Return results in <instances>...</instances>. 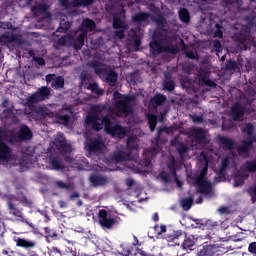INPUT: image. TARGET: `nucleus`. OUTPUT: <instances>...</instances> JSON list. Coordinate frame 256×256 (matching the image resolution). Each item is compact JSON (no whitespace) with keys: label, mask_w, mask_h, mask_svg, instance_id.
Returning a JSON list of instances; mask_svg holds the SVG:
<instances>
[{"label":"nucleus","mask_w":256,"mask_h":256,"mask_svg":"<svg viewBox=\"0 0 256 256\" xmlns=\"http://www.w3.org/2000/svg\"><path fill=\"white\" fill-rule=\"evenodd\" d=\"M50 145L52 151H55L56 154H51L47 159V163L50 165L52 171H63L65 169V160L68 163L72 161L68 155L73 151V147L67 143L65 135L61 132L57 133L54 141Z\"/></svg>","instance_id":"1"},{"label":"nucleus","mask_w":256,"mask_h":256,"mask_svg":"<svg viewBox=\"0 0 256 256\" xmlns=\"http://www.w3.org/2000/svg\"><path fill=\"white\" fill-rule=\"evenodd\" d=\"M155 23L158 29H162L163 36L161 38L153 39L150 42L151 55H159V53H168L169 55H175L179 53V46H177V36L172 32L165 31V18L159 16L155 19Z\"/></svg>","instance_id":"2"},{"label":"nucleus","mask_w":256,"mask_h":256,"mask_svg":"<svg viewBox=\"0 0 256 256\" xmlns=\"http://www.w3.org/2000/svg\"><path fill=\"white\" fill-rule=\"evenodd\" d=\"M129 5V0H109L105 5L107 13L113 16V27L117 29L112 33L114 39H125V31L129 25L125 22V7Z\"/></svg>","instance_id":"3"},{"label":"nucleus","mask_w":256,"mask_h":256,"mask_svg":"<svg viewBox=\"0 0 256 256\" xmlns=\"http://www.w3.org/2000/svg\"><path fill=\"white\" fill-rule=\"evenodd\" d=\"M85 123L87 127H91L94 131H101L105 127V131L112 137L123 139L127 135V130L119 124H111L109 116H99L97 114H90L86 117Z\"/></svg>","instance_id":"4"},{"label":"nucleus","mask_w":256,"mask_h":256,"mask_svg":"<svg viewBox=\"0 0 256 256\" xmlns=\"http://www.w3.org/2000/svg\"><path fill=\"white\" fill-rule=\"evenodd\" d=\"M139 159V144H137V138L130 136L127 139L126 151L123 149H118L112 155V161L114 163H122L127 169L131 171H137V167L134 163H137Z\"/></svg>","instance_id":"5"},{"label":"nucleus","mask_w":256,"mask_h":256,"mask_svg":"<svg viewBox=\"0 0 256 256\" xmlns=\"http://www.w3.org/2000/svg\"><path fill=\"white\" fill-rule=\"evenodd\" d=\"M198 163L201 165L202 169L200 171V175L194 177V185L197 193L205 195V197L210 199V197H213V185L211 182L205 180V177H207V171H209V160L207 159L205 152H201L198 158Z\"/></svg>","instance_id":"6"},{"label":"nucleus","mask_w":256,"mask_h":256,"mask_svg":"<svg viewBox=\"0 0 256 256\" xmlns=\"http://www.w3.org/2000/svg\"><path fill=\"white\" fill-rule=\"evenodd\" d=\"M116 117H129L133 114V103L135 99L130 95H123L119 91L113 93Z\"/></svg>","instance_id":"7"},{"label":"nucleus","mask_w":256,"mask_h":256,"mask_svg":"<svg viewBox=\"0 0 256 256\" xmlns=\"http://www.w3.org/2000/svg\"><path fill=\"white\" fill-rule=\"evenodd\" d=\"M90 67L94 69L96 75L104 81V83H108L111 87H114L115 83H117V79H119V74L113 69L111 66L99 63L98 61L90 62Z\"/></svg>","instance_id":"8"},{"label":"nucleus","mask_w":256,"mask_h":256,"mask_svg":"<svg viewBox=\"0 0 256 256\" xmlns=\"http://www.w3.org/2000/svg\"><path fill=\"white\" fill-rule=\"evenodd\" d=\"M218 143L224 149V151H230L231 154L228 156H224L221 161V166L218 170V175H223L225 171H227V167H229V163L233 161L235 158V152L233 150L235 149V140L232 138H228L225 136H219L218 137Z\"/></svg>","instance_id":"9"},{"label":"nucleus","mask_w":256,"mask_h":256,"mask_svg":"<svg viewBox=\"0 0 256 256\" xmlns=\"http://www.w3.org/2000/svg\"><path fill=\"white\" fill-rule=\"evenodd\" d=\"M95 27H97V24H95V21L86 18L82 21L81 25L79 26V30L76 31V39L74 41V45L77 51L85 45V38L87 37V33H91V31H94Z\"/></svg>","instance_id":"10"},{"label":"nucleus","mask_w":256,"mask_h":256,"mask_svg":"<svg viewBox=\"0 0 256 256\" xmlns=\"http://www.w3.org/2000/svg\"><path fill=\"white\" fill-rule=\"evenodd\" d=\"M167 167L169 172L162 171L158 176L159 179L164 183L175 181L177 187H182L183 183L181 180H179V178H177V161L175 160L174 156H169Z\"/></svg>","instance_id":"11"},{"label":"nucleus","mask_w":256,"mask_h":256,"mask_svg":"<svg viewBox=\"0 0 256 256\" xmlns=\"http://www.w3.org/2000/svg\"><path fill=\"white\" fill-rule=\"evenodd\" d=\"M84 145L88 157H92L93 155H103V153L107 151V146L105 145V140H103L102 136L87 139Z\"/></svg>","instance_id":"12"},{"label":"nucleus","mask_w":256,"mask_h":256,"mask_svg":"<svg viewBox=\"0 0 256 256\" xmlns=\"http://www.w3.org/2000/svg\"><path fill=\"white\" fill-rule=\"evenodd\" d=\"M161 133H169V128L167 127L159 128L156 143L152 147L144 150V161H145L146 167H149L151 165L152 159L156 157L157 153L161 152V147H159V140L161 139Z\"/></svg>","instance_id":"13"},{"label":"nucleus","mask_w":256,"mask_h":256,"mask_svg":"<svg viewBox=\"0 0 256 256\" xmlns=\"http://www.w3.org/2000/svg\"><path fill=\"white\" fill-rule=\"evenodd\" d=\"M15 201H17V198L15 196H8L7 199V205H8V211L10 215H13V217H16L20 223H25L28 225V227H31V229H35V224L32 222H29L25 217H23V212L17 208L15 205Z\"/></svg>","instance_id":"14"},{"label":"nucleus","mask_w":256,"mask_h":256,"mask_svg":"<svg viewBox=\"0 0 256 256\" xmlns=\"http://www.w3.org/2000/svg\"><path fill=\"white\" fill-rule=\"evenodd\" d=\"M51 95V89L47 88V86H42L36 92L31 94L26 98V102L28 105H33L34 103H39L41 101H45Z\"/></svg>","instance_id":"15"},{"label":"nucleus","mask_w":256,"mask_h":256,"mask_svg":"<svg viewBox=\"0 0 256 256\" xmlns=\"http://www.w3.org/2000/svg\"><path fill=\"white\" fill-rule=\"evenodd\" d=\"M0 43L2 45H23V38L19 34H13L8 31L0 35Z\"/></svg>","instance_id":"16"},{"label":"nucleus","mask_w":256,"mask_h":256,"mask_svg":"<svg viewBox=\"0 0 256 256\" xmlns=\"http://www.w3.org/2000/svg\"><path fill=\"white\" fill-rule=\"evenodd\" d=\"M189 138L195 140V149H199L205 143L206 134L202 128H191L188 132Z\"/></svg>","instance_id":"17"},{"label":"nucleus","mask_w":256,"mask_h":256,"mask_svg":"<svg viewBox=\"0 0 256 256\" xmlns=\"http://www.w3.org/2000/svg\"><path fill=\"white\" fill-rule=\"evenodd\" d=\"M93 1L95 0H59L61 7L64 9H75V7H89V5H93Z\"/></svg>","instance_id":"18"},{"label":"nucleus","mask_w":256,"mask_h":256,"mask_svg":"<svg viewBox=\"0 0 256 256\" xmlns=\"http://www.w3.org/2000/svg\"><path fill=\"white\" fill-rule=\"evenodd\" d=\"M199 85L217 89V83L209 78V71L205 68H200L198 71Z\"/></svg>","instance_id":"19"},{"label":"nucleus","mask_w":256,"mask_h":256,"mask_svg":"<svg viewBox=\"0 0 256 256\" xmlns=\"http://www.w3.org/2000/svg\"><path fill=\"white\" fill-rule=\"evenodd\" d=\"M172 147H175L178 155L183 163L187 159V155L189 153V146L185 145V143L179 141L178 137H175L171 140Z\"/></svg>","instance_id":"20"},{"label":"nucleus","mask_w":256,"mask_h":256,"mask_svg":"<svg viewBox=\"0 0 256 256\" xmlns=\"http://www.w3.org/2000/svg\"><path fill=\"white\" fill-rule=\"evenodd\" d=\"M99 223L103 229H111L115 225V218L109 216L107 210L102 209L99 211Z\"/></svg>","instance_id":"21"},{"label":"nucleus","mask_w":256,"mask_h":256,"mask_svg":"<svg viewBox=\"0 0 256 256\" xmlns=\"http://www.w3.org/2000/svg\"><path fill=\"white\" fill-rule=\"evenodd\" d=\"M89 181L92 187H105V185H109L111 180L105 175L92 174L89 177Z\"/></svg>","instance_id":"22"},{"label":"nucleus","mask_w":256,"mask_h":256,"mask_svg":"<svg viewBox=\"0 0 256 256\" xmlns=\"http://www.w3.org/2000/svg\"><path fill=\"white\" fill-rule=\"evenodd\" d=\"M134 239L136 242H129V241H124L120 244L119 246V254L123 256H129L133 253V248L137 243H139V240H137V237L134 236Z\"/></svg>","instance_id":"23"},{"label":"nucleus","mask_w":256,"mask_h":256,"mask_svg":"<svg viewBox=\"0 0 256 256\" xmlns=\"http://www.w3.org/2000/svg\"><path fill=\"white\" fill-rule=\"evenodd\" d=\"M46 81L51 84L53 89H63V87H65V79L55 74H48L46 76Z\"/></svg>","instance_id":"24"},{"label":"nucleus","mask_w":256,"mask_h":256,"mask_svg":"<svg viewBox=\"0 0 256 256\" xmlns=\"http://www.w3.org/2000/svg\"><path fill=\"white\" fill-rule=\"evenodd\" d=\"M33 139V132L29 126L22 124L17 133V141H31Z\"/></svg>","instance_id":"25"},{"label":"nucleus","mask_w":256,"mask_h":256,"mask_svg":"<svg viewBox=\"0 0 256 256\" xmlns=\"http://www.w3.org/2000/svg\"><path fill=\"white\" fill-rule=\"evenodd\" d=\"M31 11L37 17H39V15H42L44 19H51V13H49V8L47 7V4H36L31 8Z\"/></svg>","instance_id":"26"},{"label":"nucleus","mask_w":256,"mask_h":256,"mask_svg":"<svg viewBox=\"0 0 256 256\" xmlns=\"http://www.w3.org/2000/svg\"><path fill=\"white\" fill-rule=\"evenodd\" d=\"M133 23H137V25H149V21H151V14L140 12L132 16Z\"/></svg>","instance_id":"27"},{"label":"nucleus","mask_w":256,"mask_h":256,"mask_svg":"<svg viewBox=\"0 0 256 256\" xmlns=\"http://www.w3.org/2000/svg\"><path fill=\"white\" fill-rule=\"evenodd\" d=\"M255 138L247 140H243L241 144L238 146V153L240 155H249V152L251 151V147H253V143H255Z\"/></svg>","instance_id":"28"},{"label":"nucleus","mask_w":256,"mask_h":256,"mask_svg":"<svg viewBox=\"0 0 256 256\" xmlns=\"http://www.w3.org/2000/svg\"><path fill=\"white\" fill-rule=\"evenodd\" d=\"M215 253H217V246L204 244L198 249L197 256H213Z\"/></svg>","instance_id":"29"},{"label":"nucleus","mask_w":256,"mask_h":256,"mask_svg":"<svg viewBox=\"0 0 256 256\" xmlns=\"http://www.w3.org/2000/svg\"><path fill=\"white\" fill-rule=\"evenodd\" d=\"M234 37L237 39V41H239V43L246 44L251 41V32L242 27L240 32L236 33Z\"/></svg>","instance_id":"30"},{"label":"nucleus","mask_w":256,"mask_h":256,"mask_svg":"<svg viewBox=\"0 0 256 256\" xmlns=\"http://www.w3.org/2000/svg\"><path fill=\"white\" fill-rule=\"evenodd\" d=\"M9 159H11V148L0 140V161H9Z\"/></svg>","instance_id":"31"},{"label":"nucleus","mask_w":256,"mask_h":256,"mask_svg":"<svg viewBox=\"0 0 256 256\" xmlns=\"http://www.w3.org/2000/svg\"><path fill=\"white\" fill-rule=\"evenodd\" d=\"M15 243L16 247H22L23 249H35L37 247V242L25 238H16Z\"/></svg>","instance_id":"32"},{"label":"nucleus","mask_w":256,"mask_h":256,"mask_svg":"<svg viewBox=\"0 0 256 256\" xmlns=\"http://www.w3.org/2000/svg\"><path fill=\"white\" fill-rule=\"evenodd\" d=\"M241 131L242 133H244V135H247V139L256 141V136L253 134L255 132V125H253V123L249 122L244 124L241 127Z\"/></svg>","instance_id":"33"},{"label":"nucleus","mask_w":256,"mask_h":256,"mask_svg":"<svg viewBox=\"0 0 256 256\" xmlns=\"http://www.w3.org/2000/svg\"><path fill=\"white\" fill-rule=\"evenodd\" d=\"M245 115V109L240 104H234L232 106V117L234 121H239L241 117Z\"/></svg>","instance_id":"34"},{"label":"nucleus","mask_w":256,"mask_h":256,"mask_svg":"<svg viewBox=\"0 0 256 256\" xmlns=\"http://www.w3.org/2000/svg\"><path fill=\"white\" fill-rule=\"evenodd\" d=\"M37 115H40V117H44V119H47V117H49L50 119L55 117V113L51 112V110H49V108H47L46 106H40L37 108L36 110Z\"/></svg>","instance_id":"35"},{"label":"nucleus","mask_w":256,"mask_h":256,"mask_svg":"<svg viewBox=\"0 0 256 256\" xmlns=\"http://www.w3.org/2000/svg\"><path fill=\"white\" fill-rule=\"evenodd\" d=\"M195 243H196L195 236L193 235L185 236L184 241L182 243V248L193 251V247H195Z\"/></svg>","instance_id":"36"},{"label":"nucleus","mask_w":256,"mask_h":256,"mask_svg":"<svg viewBox=\"0 0 256 256\" xmlns=\"http://www.w3.org/2000/svg\"><path fill=\"white\" fill-rule=\"evenodd\" d=\"M72 23L69 21L67 16L60 20V26L57 29V33H67L71 29Z\"/></svg>","instance_id":"37"},{"label":"nucleus","mask_w":256,"mask_h":256,"mask_svg":"<svg viewBox=\"0 0 256 256\" xmlns=\"http://www.w3.org/2000/svg\"><path fill=\"white\" fill-rule=\"evenodd\" d=\"M78 256L77 251L73 250V248H68L64 254H61V250L57 247H52V256Z\"/></svg>","instance_id":"38"},{"label":"nucleus","mask_w":256,"mask_h":256,"mask_svg":"<svg viewBox=\"0 0 256 256\" xmlns=\"http://www.w3.org/2000/svg\"><path fill=\"white\" fill-rule=\"evenodd\" d=\"M87 89L89 91H91V93H93L94 95H98L99 97H101V95H103V93H105V90L101 89L99 87V84H97L96 82L94 83H90L88 86H87Z\"/></svg>","instance_id":"39"},{"label":"nucleus","mask_w":256,"mask_h":256,"mask_svg":"<svg viewBox=\"0 0 256 256\" xmlns=\"http://www.w3.org/2000/svg\"><path fill=\"white\" fill-rule=\"evenodd\" d=\"M147 120L150 131L153 133L157 127V116L155 114L148 113Z\"/></svg>","instance_id":"40"},{"label":"nucleus","mask_w":256,"mask_h":256,"mask_svg":"<svg viewBox=\"0 0 256 256\" xmlns=\"http://www.w3.org/2000/svg\"><path fill=\"white\" fill-rule=\"evenodd\" d=\"M193 196H189L187 198H183L180 203H181V207L183 209V211H189V209H191L192 205H193Z\"/></svg>","instance_id":"41"},{"label":"nucleus","mask_w":256,"mask_h":256,"mask_svg":"<svg viewBox=\"0 0 256 256\" xmlns=\"http://www.w3.org/2000/svg\"><path fill=\"white\" fill-rule=\"evenodd\" d=\"M167 101V97L163 96V94H157L151 99V103L154 107H159L162 103Z\"/></svg>","instance_id":"42"},{"label":"nucleus","mask_w":256,"mask_h":256,"mask_svg":"<svg viewBox=\"0 0 256 256\" xmlns=\"http://www.w3.org/2000/svg\"><path fill=\"white\" fill-rule=\"evenodd\" d=\"M178 15L182 23H189V21H191V17L189 16V11L185 8L180 9L178 12Z\"/></svg>","instance_id":"43"},{"label":"nucleus","mask_w":256,"mask_h":256,"mask_svg":"<svg viewBox=\"0 0 256 256\" xmlns=\"http://www.w3.org/2000/svg\"><path fill=\"white\" fill-rule=\"evenodd\" d=\"M226 71H241V67L239 66V63L233 60H228L226 62Z\"/></svg>","instance_id":"44"},{"label":"nucleus","mask_w":256,"mask_h":256,"mask_svg":"<svg viewBox=\"0 0 256 256\" xmlns=\"http://www.w3.org/2000/svg\"><path fill=\"white\" fill-rule=\"evenodd\" d=\"M44 233L46 234V239H53L54 241H56V239H59V234H57V231H55L54 229L45 227Z\"/></svg>","instance_id":"45"},{"label":"nucleus","mask_w":256,"mask_h":256,"mask_svg":"<svg viewBox=\"0 0 256 256\" xmlns=\"http://www.w3.org/2000/svg\"><path fill=\"white\" fill-rule=\"evenodd\" d=\"M163 89L164 91H173L175 89V82L169 78H165L163 81Z\"/></svg>","instance_id":"46"},{"label":"nucleus","mask_w":256,"mask_h":256,"mask_svg":"<svg viewBox=\"0 0 256 256\" xmlns=\"http://www.w3.org/2000/svg\"><path fill=\"white\" fill-rule=\"evenodd\" d=\"M55 185L58 189H65L66 191H71V189H73V184H67L61 180L56 181Z\"/></svg>","instance_id":"47"},{"label":"nucleus","mask_w":256,"mask_h":256,"mask_svg":"<svg viewBox=\"0 0 256 256\" xmlns=\"http://www.w3.org/2000/svg\"><path fill=\"white\" fill-rule=\"evenodd\" d=\"M213 51L216 53V55H218V57L219 53L223 52V45H221V42L219 40H215L213 42Z\"/></svg>","instance_id":"48"},{"label":"nucleus","mask_w":256,"mask_h":256,"mask_svg":"<svg viewBox=\"0 0 256 256\" xmlns=\"http://www.w3.org/2000/svg\"><path fill=\"white\" fill-rule=\"evenodd\" d=\"M132 43L134 51H139V48L141 47V36L135 35L132 39Z\"/></svg>","instance_id":"49"},{"label":"nucleus","mask_w":256,"mask_h":256,"mask_svg":"<svg viewBox=\"0 0 256 256\" xmlns=\"http://www.w3.org/2000/svg\"><path fill=\"white\" fill-rule=\"evenodd\" d=\"M154 231L156 233V235H163V233H167V226L165 225H155L154 226Z\"/></svg>","instance_id":"50"},{"label":"nucleus","mask_w":256,"mask_h":256,"mask_svg":"<svg viewBox=\"0 0 256 256\" xmlns=\"http://www.w3.org/2000/svg\"><path fill=\"white\" fill-rule=\"evenodd\" d=\"M57 119L58 123H61L62 125H69V115H59Z\"/></svg>","instance_id":"51"},{"label":"nucleus","mask_w":256,"mask_h":256,"mask_svg":"<svg viewBox=\"0 0 256 256\" xmlns=\"http://www.w3.org/2000/svg\"><path fill=\"white\" fill-rule=\"evenodd\" d=\"M73 41V37L71 36H61L58 40L60 45H69V40Z\"/></svg>","instance_id":"52"},{"label":"nucleus","mask_w":256,"mask_h":256,"mask_svg":"<svg viewBox=\"0 0 256 256\" xmlns=\"http://www.w3.org/2000/svg\"><path fill=\"white\" fill-rule=\"evenodd\" d=\"M193 123H203L205 119L203 118V115H197V114H192L190 115Z\"/></svg>","instance_id":"53"},{"label":"nucleus","mask_w":256,"mask_h":256,"mask_svg":"<svg viewBox=\"0 0 256 256\" xmlns=\"http://www.w3.org/2000/svg\"><path fill=\"white\" fill-rule=\"evenodd\" d=\"M216 31L214 33V37H218L219 39H222L223 37V28L219 24L215 25Z\"/></svg>","instance_id":"54"},{"label":"nucleus","mask_w":256,"mask_h":256,"mask_svg":"<svg viewBox=\"0 0 256 256\" xmlns=\"http://www.w3.org/2000/svg\"><path fill=\"white\" fill-rule=\"evenodd\" d=\"M233 127H235L233 122H229V124H227V122L224 121L223 124H222L223 131H231V129H233Z\"/></svg>","instance_id":"55"},{"label":"nucleus","mask_w":256,"mask_h":256,"mask_svg":"<svg viewBox=\"0 0 256 256\" xmlns=\"http://www.w3.org/2000/svg\"><path fill=\"white\" fill-rule=\"evenodd\" d=\"M94 61H98L99 63H103L105 61V54H101L99 52H97L95 55H94Z\"/></svg>","instance_id":"56"},{"label":"nucleus","mask_w":256,"mask_h":256,"mask_svg":"<svg viewBox=\"0 0 256 256\" xmlns=\"http://www.w3.org/2000/svg\"><path fill=\"white\" fill-rule=\"evenodd\" d=\"M33 61H35V63H37L39 67H43V65H45V59L41 57L34 56Z\"/></svg>","instance_id":"57"},{"label":"nucleus","mask_w":256,"mask_h":256,"mask_svg":"<svg viewBox=\"0 0 256 256\" xmlns=\"http://www.w3.org/2000/svg\"><path fill=\"white\" fill-rule=\"evenodd\" d=\"M1 29H13V24L11 22H0Z\"/></svg>","instance_id":"58"},{"label":"nucleus","mask_w":256,"mask_h":256,"mask_svg":"<svg viewBox=\"0 0 256 256\" xmlns=\"http://www.w3.org/2000/svg\"><path fill=\"white\" fill-rule=\"evenodd\" d=\"M248 251L249 253L256 255V242H252L249 244Z\"/></svg>","instance_id":"59"},{"label":"nucleus","mask_w":256,"mask_h":256,"mask_svg":"<svg viewBox=\"0 0 256 256\" xmlns=\"http://www.w3.org/2000/svg\"><path fill=\"white\" fill-rule=\"evenodd\" d=\"M186 57L188 59H196L197 58V54L195 53V51L189 50V51H186Z\"/></svg>","instance_id":"60"},{"label":"nucleus","mask_w":256,"mask_h":256,"mask_svg":"<svg viewBox=\"0 0 256 256\" xmlns=\"http://www.w3.org/2000/svg\"><path fill=\"white\" fill-rule=\"evenodd\" d=\"M79 192H72L70 195V201H75V199H79Z\"/></svg>","instance_id":"61"},{"label":"nucleus","mask_w":256,"mask_h":256,"mask_svg":"<svg viewBox=\"0 0 256 256\" xmlns=\"http://www.w3.org/2000/svg\"><path fill=\"white\" fill-rule=\"evenodd\" d=\"M126 185L128 187H133L135 185V180H133L132 178L126 179Z\"/></svg>","instance_id":"62"},{"label":"nucleus","mask_w":256,"mask_h":256,"mask_svg":"<svg viewBox=\"0 0 256 256\" xmlns=\"http://www.w3.org/2000/svg\"><path fill=\"white\" fill-rule=\"evenodd\" d=\"M179 237H183V231L177 230L174 232V239H179Z\"/></svg>","instance_id":"63"},{"label":"nucleus","mask_w":256,"mask_h":256,"mask_svg":"<svg viewBox=\"0 0 256 256\" xmlns=\"http://www.w3.org/2000/svg\"><path fill=\"white\" fill-rule=\"evenodd\" d=\"M2 255L14 256L15 253H14L13 251L3 250V251H2Z\"/></svg>","instance_id":"64"}]
</instances>
